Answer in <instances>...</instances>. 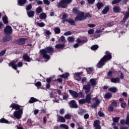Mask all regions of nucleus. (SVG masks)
<instances>
[{"mask_svg": "<svg viewBox=\"0 0 129 129\" xmlns=\"http://www.w3.org/2000/svg\"><path fill=\"white\" fill-rule=\"evenodd\" d=\"M70 107L71 108H78V105L76 104V101L72 100L69 103Z\"/></svg>", "mask_w": 129, "mask_h": 129, "instance_id": "obj_12", "label": "nucleus"}, {"mask_svg": "<svg viewBox=\"0 0 129 129\" xmlns=\"http://www.w3.org/2000/svg\"><path fill=\"white\" fill-rule=\"evenodd\" d=\"M73 12L74 14H77V16L75 18V22H78V21H82L85 20V16H84V13L80 12L76 8L73 9Z\"/></svg>", "mask_w": 129, "mask_h": 129, "instance_id": "obj_3", "label": "nucleus"}, {"mask_svg": "<svg viewBox=\"0 0 129 129\" xmlns=\"http://www.w3.org/2000/svg\"><path fill=\"white\" fill-rule=\"evenodd\" d=\"M87 2L88 4H93V3H95V0H87Z\"/></svg>", "mask_w": 129, "mask_h": 129, "instance_id": "obj_62", "label": "nucleus"}, {"mask_svg": "<svg viewBox=\"0 0 129 129\" xmlns=\"http://www.w3.org/2000/svg\"><path fill=\"white\" fill-rule=\"evenodd\" d=\"M94 127L95 129H101V126L100 125V121L98 120H96L94 121Z\"/></svg>", "mask_w": 129, "mask_h": 129, "instance_id": "obj_10", "label": "nucleus"}, {"mask_svg": "<svg viewBox=\"0 0 129 129\" xmlns=\"http://www.w3.org/2000/svg\"><path fill=\"white\" fill-rule=\"evenodd\" d=\"M6 50H3L0 52V57H2V56H4L5 54H6Z\"/></svg>", "mask_w": 129, "mask_h": 129, "instance_id": "obj_54", "label": "nucleus"}, {"mask_svg": "<svg viewBox=\"0 0 129 129\" xmlns=\"http://www.w3.org/2000/svg\"><path fill=\"white\" fill-rule=\"evenodd\" d=\"M98 47L99 46L98 45H94L91 47V50L95 51L98 48Z\"/></svg>", "mask_w": 129, "mask_h": 129, "instance_id": "obj_42", "label": "nucleus"}, {"mask_svg": "<svg viewBox=\"0 0 129 129\" xmlns=\"http://www.w3.org/2000/svg\"><path fill=\"white\" fill-rule=\"evenodd\" d=\"M43 3L47 6H49V5H50V1L49 0H43Z\"/></svg>", "mask_w": 129, "mask_h": 129, "instance_id": "obj_51", "label": "nucleus"}, {"mask_svg": "<svg viewBox=\"0 0 129 129\" xmlns=\"http://www.w3.org/2000/svg\"><path fill=\"white\" fill-rule=\"evenodd\" d=\"M36 25L37 27H45V23H43V22H41V23L37 22V23H36Z\"/></svg>", "mask_w": 129, "mask_h": 129, "instance_id": "obj_33", "label": "nucleus"}, {"mask_svg": "<svg viewBox=\"0 0 129 129\" xmlns=\"http://www.w3.org/2000/svg\"><path fill=\"white\" fill-rule=\"evenodd\" d=\"M114 13H119L120 9L117 6L114 7L113 8Z\"/></svg>", "mask_w": 129, "mask_h": 129, "instance_id": "obj_21", "label": "nucleus"}, {"mask_svg": "<svg viewBox=\"0 0 129 129\" xmlns=\"http://www.w3.org/2000/svg\"><path fill=\"white\" fill-rule=\"evenodd\" d=\"M64 47H65L64 44H56L55 45V48L56 49H62V48H64Z\"/></svg>", "mask_w": 129, "mask_h": 129, "instance_id": "obj_35", "label": "nucleus"}, {"mask_svg": "<svg viewBox=\"0 0 129 129\" xmlns=\"http://www.w3.org/2000/svg\"><path fill=\"white\" fill-rule=\"evenodd\" d=\"M90 82L92 86H94L96 84V80L95 79H92L90 80Z\"/></svg>", "mask_w": 129, "mask_h": 129, "instance_id": "obj_26", "label": "nucleus"}, {"mask_svg": "<svg viewBox=\"0 0 129 129\" xmlns=\"http://www.w3.org/2000/svg\"><path fill=\"white\" fill-rule=\"evenodd\" d=\"M87 103H91V94H86V99Z\"/></svg>", "mask_w": 129, "mask_h": 129, "instance_id": "obj_15", "label": "nucleus"}, {"mask_svg": "<svg viewBox=\"0 0 129 129\" xmlns=\"http://www.w3.org/2000/svg\"><path fill=\"white\" fill-rule=\"evenodd\" d=\"M69 92L72 95L74 98H83L84 97V94L82 92L77 93V92L69 90Z\"/></svg>", "mask_w": 129, "mask_h": 129, "instance_id": "obj_5", "label": "nucleus"}, {"mask_svg": "<svg viewBox=\"0 0 129 129\" xmlns=\"http://www.w3.org/2000/svg\"><path fill=\"white\" fill-rule=\"evenodd\" d=\"M112 104L113 105V106H114V107H117V102L115 101V100H114L112 102Z\"/></svg>", "mask_w": 129, "mask_h": 129, "instance_id": "obj_53", "label": "nucleus"}, {"mask_svg": "<svg viewBox=\"0 0 129 129\" xmlns=\"http://www.w3.org/2000/svg\"><path fill=\"white\" fill-rule=\"evenodd\" d=\"M71 3H72V0H61L57 4V7L62 8V9H66Z\"/></svg>", "mask_w": 129, "mask_h": 129, "instance_id": "obj_4", "label": "nucleus"}, {"mask_svg": "<svg viewBox=\"0 0 129 129\" xmlns=\"http://www.w3.org/2000/svg\"><path fill=\"white\" fill-rule=\"evenodd\" d=\"M0 122L2 123H9V121L5 118H2L0 119Z\"/></svg>", "mask_w": 129, "mask_h": 129, "instance_id": "obj_38", "label": "nucleus"}, {"mask_svg": "<svg viewBox=\"0 0 129 129\" xmlns=\"http://www.w3.org/2000/svg\"><path fill=\"white\" fill-rule=\"evenodd\" d=\"M109 91H111V92H113V93H115V92H117V88L115 87H112L109 88Z\"/></svg>", "mask_w": 129, "mask_h": 129, "instance_id": "obj_27", "label": "nucleus"}, {"mask_svg": "<svg viewBox=\"0 0 129 129\" xmlns=\"http://www.w3.org/2000/svg\"><path fill=\"white\" fill-rule=\"evenodd\" d=\"M98 104H96V103H93L92 105H91V107H93V108H96V107H97V106H98Z\"/></svg>", "mask_w": 129, "mask_h": 129, "instance_id": "obj_58", "label": "nucleus"}, {"mask_svg": "<svg viewBox=\"0 0 129 129\" xmlns=\"http://www.w3.org/2000/svg\"><path fill=\"white\" fill-rule=\"evenodd\" d=\"M79 104H84V103H86V100L85 99H81L79 100Z\"/></svg>", "mask_w": 129, "mask_h": 129, "instance_id": "obj_40", "label": "nucleus"}, {"mask_svg": "<svg viewBox=\"0 0 129 129\" xmlns=\"http://www.w3.org/2000/svg\"><path fill=\"white\" fill-rule=\"evenodd\" d=\"M85 119H88L89 118V114H85L84 116Z\"/></svg>", "mask_w": 129, "mask_h": 129, "instance_id": "obj_63", "label": "nucleus"}, {"mask_svg": "<svg viewBox=\"0 0 129 129\" xmlns=\"http://www.w3.org/2000/svg\"><path fill=\"white\" fill-rule=\"evenodd\" d=\"M121 107L122 108H125V107H126V103H125V102H123L122 103H121Z\"/></svg>", "mask_w": 129, "mask_h": 129, "instance_id": "obj_48", "label": "nucleus"}, {"mask_svg": "<svg viewBox=\"0 0 129 129\" xmlns=\"http://www.w3.org/2000/svg\"><path fill=\"white\" fill-rule=\"evenodd\" d=\"M36 12L37 14H40V13H42V8L41 7L37 8L36 10Z\"/></svg>", "mask_w": 129, "mask_h": 129, "instance_id": "obj_44", "label": "nucleus"}, {"mask_svg": "<svg viewBox=\"0 0 129 129\" xmlns=\"http://www.w3.org/2000/svg\"><path fill=\"white\" fill-rule=\"evenodd\" d=\"M113 109H114V108H113V106L112 105L110 106L108 108V110L109 111H113Z\"/></svg>", "mask_w": 129, "mask_h": 129, "instance_id": "obj_59", "label": "nucleus"}, {"mask_svg": "<svg viewBox=\"0 0 129 129\" xmlns=\"http://www.w3.org/2000/svg\"><path fill=\"white\" fill-rule=\"evenodd\" d=\"M23 58V60H25V61H27V62L31 61V58H30L29 55H28V54H24Z\"/></svg>", "mask_w": 129, "mask_h": 129, "instance_id": "obj_18", "label": "nucleus"}, {"mask_svg": "<svg viewBox=\"0 0 129 129\" xmlns=\"http://www.w3.org/2000/svg\"><path fill=\"white\" fill-rule=\"evenodd\" d=\"M74 77L75 79L78 81H80V80H81V77H80V76H74Z\"/></svg>", "mask_w": 129, "mask_h": 129, "instance_id": "obj_56", "label": "nucleus"}, {"mask_svg": "<svg viewBox=\"0 0 129 129\" xmlns=\"http://www.w3.org/2000/svg\"><path fill=\"white\" fill-rule=\"evenodd\" d=\"M87 42V40H81L80 38H78L77 39V42L78 43V44H84V43Z\"/></svg>", "mask_w": 129, "mask_h": 129, "instance_id": "obj_29", "label": "nucleus"}, {"mask_svg": "<svg viewBox=\"0 0 129 129\" xmlns=\"http://www.w3.org/2000/svg\"><path fill=\"white\" fill-rule=\"evenodd\" d=\"M27 15L29 18H31V17H34V16H35V12L32 11L28 12Z\"/></svg>", "mask_w": 129, "mask_h": 129, "instance_id": "obj_22", "label": "nucleus"}, {"mask_svg": "<svg viewBox=\"0 0 129 129\" xmlns=\"http://www.w3.org/2000/svg\"><path fill=\"white\" fill-rule=\"evenodd\" d=\"M39 18L41 20H44L45 18H47V15H46V14L42 13L40 14Z\"/></svg>", "mask_w": 129, "mask_h": 129, "instance_id": "obj_28", "label": "nucleus"}, {"mask_svg": "<svg viewBox=\"0 0 129 129\" xmlns=\"http://www.w3.org/2000/svg\"><path fill=\"white\" fill-rule=\"evenodd\" d=\"M65 113V110H64V109H61L60 110H59V113L60 114H61V115L62 114H64V113Z\"/></svg>", "mask_w": 129, "mask_h": 129, "instance_id": "obj_57", "label": "nucleus"}, {"mask_svg": "<svg viewBox=\"0 0 129 129\" xmlns=\"http://www.w3.org/2000/svg\"><path fill=\"white\" fill-rule=\"evenodd\" d=\"M13 32V29H12V27L10 26H7L4 29V33L6 35H9L10 34H12Z\"/></svg>", "mask_w": 129, "mask_h": 129, "instance_id": "obj_9", "label": "nucleus"}, {"mask_svg": "<svg viewBox=\"0 0 129 129\" xmlns=\"http://www.w3.org/2000/svg\"><path fill=\"white\" fill-rule=\"evenodd\" d=\"M75 39L73 37H69L68 38V41L69 42V43H72L74 42Z\"/></svg>", "mask_w": 129, "mask_h": 129, "instance_id": "obj_37", "label": "nucleus"}, {"mask_svg": "<svg viewBox=\"0 0 129 129\" xmlns=\"http://www.w3.org/2000/svg\"><path fill=\"white\" fill-rule=\"evenodd\" d=\"M66 22H67L68 23H69V24H70L72 26H75V25H76L75 22H74V20H73L72 19L63 20L62 21V23H63V24H64V23H66Z\"/></svg>", "mask_w": 129, "mask_h": 129, "instance_id": "obj_11", "label": "nucleus"}, {"mask_svg": "<svg viewBox=\"0 0 129 129\" xmlns=\"http://www.w3.org/2000/svg\"><path fill=\"white\" fill-rule=\"evenodd\" d=\"M53 52H54L53 48L51 47H48L45 48L44 49L41 50L40 54L42 55V57H43L44 59L49 60V59H50V55L47 54V53H53Z\"/></svg>", "mask_w": 129, "mask_h": 129, "instance_id": "obj_2", "label": "nucleus"}, {"mask_svg": "<svg viewBox=\"0 0 129 129\" xmlns=\"http://www.w3.org/2000/svg\"><path fill=\"white\" fill-rule=\"evenodd\" d=\"M13 114L16 118H17V119H20V118H21L22 115L23 114V110L20 109L18 111H14Z\"/></svg>", "mask_w": 129, "mask_h": 129, "instance_id": "obj_7", "label": "nucleus"}, {"mask_svg": "<svg viewBox=\"0 0 129 129\" xmlns=\"http://www.w3.org/2000/svg\"><path fill=\"white\" fill-rule=\"evenodd\" d=\"M3 20L4 24H8V23H9V21H8V17H7L6 16L3 18Z\"/></svg>", "mask_w": 129, "mask_h": 129, "instance_id": "obj_43", "label": "nucleus"}, {"mask_svg": "<svg viewBox=\"0 0 129 129\" xmlns=\"http://www.w3.org/2000/svg\"><path fill=\"white\" fill-rule=\"evenodd\" d=\"M94 33V30L93 29H90L88 31V34L90 35H92Z\"/></svg>", "mask_w": 129, "mask_h": 129, "instance_id": "obj_55", "label": "nucleus"}, {"mask_svg": "<svg viewBox=\"0 0 129 129\" xmlns=\"http://www.w3.org/2000/svg\"><path fill=\"white\" fill-rule=\"evenodd\" d=\"M27 3V0H19L18 4L19 6H24Z\"/></svg>", "mask_w": 129, "mask_h": 129, "instance_id": "obj_23", "label": "nucleus"}, {"mask_svg": "<svg viewBox=\"0 0 129 129\" xmlns=\"http://www.w3.org/2000/svg\"><path fill=\"white\" fill-rule=\"evenodd\" d=\"M32 9V4H29L26 8V11H30Z\"/></svg>", "mask_w": 129, "mask_h": 129, "instance_id": "obj_52", "label": "nucleus"}, {"mask_svg": "<svg viewBox=\"0 0 129 129\" xmlns=\"http://www.w3.org/2000/svg\"><path fill=\"white\" fill-rule=\"evenodd\" d=\"M35 86L38 87V86L40 87L42 85V84L40 82H37L35 84Z\"/></svg>", "mask_w": 129, "mask_h": 129, "instance_id": "obj_60", "label": "nucleus"}, {"mask_svg": "<svg viewBox=\"0 0 129 129\" xmlns=\"http://www.w3.org/2000/svg\"><path fill=\"white\" fill-rule=\"evenodd\" d=\"M67 14H65L64 13L63 15H62V21L63 20H66V19H67Z\"/></svg>", "mask_w": 129, "mask_h": 129, "instance_id": "obj_61", "label": "nucleus"}, {"mask_svg": "<svg viewBox=\"0 0 129 129\" xmlns=\"http://www.w3.org/2000/svg\"><path fill=\"white\" fill-rule=\"evenodd\" d=\"M121 0H114L112 2V5H115L116 4H118Z\"/></svg>", "mask_w": 129, "mask_h": 129, "instance_id": "obj_50", "label": "nucleus"}, {"mask_svg": "<svg viewBox=\"0 0 129 129\" xmlns=\"http://www.w3.org/2000/svg\"><path fill=\"white\" fill-rule=\"evenodd\" d=\"M26 41H27V39L21 38L18 40V43L19 45H24L26 43Z\"/></svg>", "mask_w": 129, "mask_h": 129, "instance_id": "obj_17", "label": "nucleus"}, {"mask_svg": "<svg viewBox=\"0 0 129 129\" xmlns=\"http://www.w3.org/2000/svg\"><path fill=\"white\" fill-rule=\"evenodd\" d=\"M108 11H109V7L107 6L104 8V9L102 11V13L103 14V15H106V14H107V12H108Z\"/></svg>", "mask_w": 129, "mask_h": 129, "instance_id": "obj_20", "label": "nucleus"}, {"mask_svg": "<svg viewBox=\"0 0 129 129\" xmlns=\"http://www.w3.org/2000/svg\"><path fill=\"white\" fill-rule=\"evenodd\" d=\"M103 6V4L101 2H98L97 4V7L98 9V10H100L101 9V7Z\"/></svg>", "mask_w": 129, "mask_h": 129, "instance_id": "obj_36", "label": "nucleus"}, {"mask_svg": "<svg viewBox=\"0 0 129 129\" xmlns=\"http://www.w3.org/2000/svg\"><path fill=\"white\" fill-rule=\"evenodd\" d=\"M59 127H60L61 128L69 129V127L68 126V125L65 124H61L59 125Z\"/></svg>", "mask_w": 129, "mask_h": 129, "instance_id": "obj_34", "label": "nucleus"}, {"mask_svg": "<svg viewBox=\"0 0 129 129\" xmlns=\"http://www.w3.org/2000/svg\"><path fill=\"white\" fill-rule=\"evenodd\" d=\"M119 117H113L112 119H113V121L114 122H118V120H119Z\"/></svg>", "mask_w": 129, "mask_h": 129, "instance_id": "obj_45", "label": "nucleus"}, {"mask_svg": "<svg viewBox=\"0 0 129 129\" xmlns=\"http://www.w3.org/2000/svg\"><path fill=\"white\" fill-rule=\"evenodd\" d=\"M60 41L61 42H65V37L64 36H61Z\"/></svg>", "mask_w": 129, "mask_h": 129, "instance_id": "obj_64", "label": "nucleus"}, {"mask_svg": "<svg viewBox=\"0 0 129 129\" xmlns=\"http://www.w3.org/2000/svg\"><path fill=\"white\" fill-rule=\"evenodd\" d=\"M112 95L110 93H107V94H106L104 96V98H110V97H111Z\"/></svg>", "mask_w": 129, "mask_h": 129, "instance_id": "obj_41", "label": "nucleus"}, {"mask_svg": "<svg viewBox=\"0 0 129 129\" xmlns=\"http://www.w3.org/2000/svg\"><path fill=\"white\" fill-rule=\"evenodd\" d=\"M83 89L85 90V94H88V92H90V85L88 84L83 86Z\"/></svg>", "mask_w": 129, "mask_h": 129, "instance_id": "obj_14", "label": "nucleus"}, {"mask_svg": "<svg viewBox=\"0 0 129 129\" xmlns=\"http://www.w3.org/2000/svg\"><path fill=\"white\" fill-rule=\"evenodd\" d=\"M11 39L12 38L10 36H6L3 38L4 42H8L9 41H11Z\"/></svg>", "mask_w": 129, "mask_h": 129, "instance_id": "obj_31", "label": "nucleus"}, {"mask_svg": "<svg viewBox=\"0 0 129 129\" xmlns=\"http://www.w3.org/2000/svg\"><path fill=\"white\" fill-rule=\"evenodd\" d=\"M120 79L119 78H111V82L113 83H119Z\"/></svg>", "mask_w": 129, "mask_h": 129, "instance_id": "obj_19", "label": "nucleus"}, {"mask_svg": "<svg viewBox=\"0 0 129 129\" xmlns=\"http://www.w3.org/2000/svg\"><path fill=\"white\" fill-rule=\"evenodd\" d=\"M121 124H126V125H129V113H127V115L126 117V120L124 119H121L120 121Z\"/></svg>", "mask_w": 129, "mask_h": 129, "instance_id": "obj_8", "label": "nucleus"}, {"mask_svg": "<svg viewBox=\"0 0 129 129\" xmlns=\"http://www.w3.org/2000/svg\"><path fill=\"white\" fill-rule=\"evenodd\" d=\"M37 101H38V99L34 97H31L29 100V102L30 103H34V102H37Z\"/></svg>", "mask_w": 129, "mask_h": 129, "instance_id": "obj_25", "label": "nucleus"}, {"mask_svg": "<svg viewBox=\"0 0 129 129\" xmlns=\"http://www.w3.org/2000/svg\"><path fill=\"white\" fill-rule=\"evenodd\" d=\"M70 35H72V32L69 31L64 33V36H70Z\"/></svg>", "mask_w": 129, "mask_h": 129, "instance_id": "obj_49", "label": "nucleus"}, {"mask_svg": "<svg viewBox=\"0 0 129 129\" xmlns=\"http://www.w3.org/2000/svg\"><path fill=\"white\" fill-rule=\"evenodd\" d=\"M106 55L104 56L97 64L98 68H101L102 66H103V65L105 64V62H107V61H108V60H110V59H111V53H110V52L106 51Z\"/></svg>", "mask_w": 129, "mask_h": 129, "instance_id": "obj_1", "label": "nucleus"}, {"mask_svg": "<svg viewBox=\"0 0 129 129\" xmlns=\"http://www.w3.org/2000/svg\"><path fill=\"white\" fill-rule=\"evenodd\" d=\"M54 32L55 34H60V32H61V30L60 29V28H59V27H56L54 29Z\"/></svg>", "mask_w": 129, "mask_h": 129, "instance_id": "obj_39", "label": "nucleus"}, {"mask_svg": "<svg viewBox=\"0 0 129 129\" xmlns=\"http://www.w3.org/2000/svg\"><path fill=\"white\" fill-rule=\"evenodd\" d=\"M17 62H18V60H13L9 64V66L10 67L12 66L13 69L17 70V67H22L23 66V62L22 61L19 62L17 64Z\"/></svg>", "mask_w": 129, "mask_h": 129, "instance_id": "obj_6", "label": "nucleus"}, {"mask_svg": "<svg viewBox=\"0 0 129 129\" xmlns=\"http://www.w3.org/2000/svg\"><path fill=\"white\" fill-rule=\"evenodd\" d=\"M10 107L12 108V109H16V110H19V109H20V108H21V106L19 105V104H16V103H12L10 106Z\"/></svg>", "mask_w": 129, "mask_h": 129, "instance_id": "obj_13", "label": "nucleus"}, {"mask_svg": "<svg viewBox=\"0 0 129 129\" xmlns=\"http://www.w3.org/2000/svg\"><path fill=\"white\" fill-rule=\"evenodd\" d=\"M85 112H86V111H85V110H80L79 112H78V114L80 115H82L83 114H84V113H85Z\"/></svg>", "mask_w": 129, "mask_h": 129, "instance_id": "obj_47", "label": "nucleus"}, {"mask_svg": "<svg viewBox=\"0 0 129 129\" xmlns=\"http://www.w3.org/2000/svg\"><path fill=\"white\" fill-rule=\"evenodd\" d=\"M71 119V115L67 114L64 116V119Z\"/></svg>", "mask_w": 129, "mask_h": 129, "instance_id": "obj_46", "label": "nucleus"}, {"mask_svg": "<svg viewBox=\"0 0 129 129\" xmlns=\"http://www.w3.org/2000/svg\"><path fill=\"white\" fill-rule=\"evenodd\" d=\"M128 17H129V12H127L125 13L124 18L122 20V22L123 23H124L125 22V21H126V20L128 19Z\"/></svg>", "mask_w": 129, "mask_h": 129, "instance_id": "obj_24", "label": "nucleus"}, {"mask_svg": "<svg viewBox=\"0 0 129 129\" xmlns=\"http://www.w3.org/2000/svg\"><path fill=\"white\" fill-rule=\"evenodd\" d=\"M57 121H59V122H66V120L65 119V118L60 115H57Z\"/></svg>", "mask_w": 129, "mask_h": 129, "instance_id": "obj_16", "label": "nucleus"}, {"mask_svg": "<svg viewBox=\"0 0 129 129\" xmlns=\"http://www.w3.org/2000/svg\"><path fill=\"white\" fill-rule=\"evenodd\" d=\"M93 101H94L96 104L99 105V103H100V100H98L97 97L93 98L92 99Z\"/></svg>", "mask_w": 129, "mask_h": 129, "instance_id": "obj_32", "label": "nucleus"}, {"mask_svg": "<svg viewBox=\"0 0 129 129\" xmlns=\"http://www.w3.org/2000/svg\"><path fill=\"white\" fill-rule=\"evenodd\" d=\"M59 77H61V78H65L66 79V78L69 77V73H66L64 74L60 75Z\"/></svg>", "mask_w": 129, "mask_h": 129, "instance_id": "obj_30", "label": "nucleus"}]
</instances>
